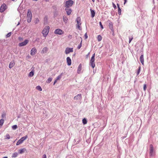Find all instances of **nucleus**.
Returning a JSON list of instances; mask_svg holds the SVG:
<instances>
[{
  "instance_id": "obj_17",
  "label": "nucleus",
  "mask_w": 158,
  "mask_h": 158,
  "mask_svg": "<svg viewBox=\"0 0 158 158\" xmlns=\"http://www.w3.org/2000/svg\"><path fill=\"white\" fill-rule=\"evenodd\" d=\"M26 150L25 148H23L22 149H21L18 150V153L19 154H22L25 151H26Z\"/></svg>"
},
{
  "instance_id": "obj_8",
  "label": "nucleus",
  "mask_w": 158,
  "mask_h": 158,
  "mask_svg": "<svg viewBox=\"0 0 158 158\" xmlns=\"http://www.w3.org/2000/svg\"><path fill=\"white\" fill-rule=\"evenodd\" d=\"M7 6L5 4H3L0 7V12H3L6 9Z\"/></svg>"
},
{
  "instance_id": "obj_42",
  "label": "nucleus",
  "mask_w": 158,
  "mask_h": 158,
  "mask_svg": "<svg viewBox=\"0 0 158 158\" xmlns=\"http://www.w3.org/2000/svg\"><path fill=\"white\" fill-rule=\"evenodd\" d=\"M68 38L69 39H71L72 38V36L71 35H69L68 36Z\"/></svg>"
},
{
  "instance_id": "obj_21",
  "label": "nucleus",
  "mask_w": 158,
  "mask_h": 158,
  "mask_svg": "<svg viewBox=\"0 0 158 158\" xmlns=\"http://www.w3.org/2000/svg\"><path fill=\"white\" fill-rule=\"evenodd\" d=\"M140 60L141 63L143 65L144 64V58L143 55H142L140 57Z\"/></svg>"
},
{
  "instance_id": "obj_5",
  "label": "nucleus",
  "mask_w": 158,
  "mask_h": 158,
  "mask_svg": "<svg viewBox=\"0 0 158 158\" xmlns=\"http://www.w3.org/2000/svg\"><path fill=\"white\" fill-rule=\"evenodd\" d=\"M76 21L77 24V27L79 30H81V27L80 26L81 25V19L80 17H78L76 18Z\"/></svg>"
},
{
  "instance_id": "obj_16",
  "label": "nucleus",
  "mask_w": 158,
  "mask_h": 158,
  "mask_svg": "<svg viewBox=\"0 0 158 158\" xmlns=\"http://www.w3.org/2000/svg\"><path fill=\"white\" fill-rule=\"evenodd\" d=\"M110 22L109 23V26L110 29L112 31H113L114 29L113 27V23H112L109 20H108Z\"/></svg>"
},
{
  "instance_id": "obj_29",
  "label": "nucleus",
  "mask_w": 158,
  "mask_h": 158,
  "mask_svg": "<svg viewBox=\"0 0 158 158\" xmlns=\"http://www.w3.org/2000/svg\"><path fill=\"white\" fill-rule=\"evenodd\" d=\"M52 78L51 77H49L46 81V82L47 83H49L52 81Z\"/></svg>"
},
{
  "instance_id": "obj_37",
  "label": "nucleus",
  "mask_w": 158,
  "mask_h": 158,
  "mask_svg": "<svg viewBox=\"0 0 158 158\" xmlns=\"http://www.w3.org/2000/svg\"><path fill=\"white\" fill-rule=\"evenodd\" d=\"M129 43H130L133 39V37L132 36H131V37H129Z\"/></svg>"
},
{
  "instance_id": "obj_25",
  "label": "nucleus",
  "mask_w": 158,
  "mask_h": 158,
  "mask_svg": "<svg viewBox=\"0 0 158 158\" xmlns=\"http://www.w3.org/2000/svg\"><path fill=\"white\" fill-rule=\"evenodd\" d=\"M34 74V71L32 70L31 72H30L29 74V76L30 77H31L33 76Z\"/></svg>"
},
{
  "instance_id": "obj_45",
  "label": "nucleus",
  "mask_w": 158,
  "mask_h": 158,
  "mask_svg": "<svg viewBox=\"0 0 158 158\" xmlns=\"http://www.w3.org/2000/svg\"><path fill=\"white\" fill-rule=\"evenodd\" d=\"M85 39H86L87 38H88V36L87 35V33H86L85 35Z\"/></svg>"
},
{
  "instance_id": "obj_32",
  "label": "nucleus",
  "mask_w": 158,
  "mask_h": 158,
  "mask_svg": "<svg viewBox=\"0 0 158 158\" xmlns=\"http://www.w3.org/2000/svg\"><path fill=\"white\" fill-rule=\"evenodd\" d=\"M36 89L39 90L40 91H41L42 90V89L41 87L40 86H37L36 87Z\"/></svg>"
},
{
  "instance_id": "obj_31",
  "label": "nucleus",
  "mask_w": 158,
  "mask_h": 158,
  "mask_svg": "<svg viewBox=\"0 0 158 158\" xmlns=\"http://www.w3.org/2000/svg\"><path fill=\"white\" fill-rule=\"evenodd\" d=\"M102 37L100 35H98V41H101L102 40Z\"/></svg>"
},
{
  "instance_id": "obj_22",
  "label": "nucleus",
  "mask_w": 158,
  "mask_h": 158,
  "mask_svg": "<svg viewBox=\"0 0 158 158\" xmlns=\"http://www.w3.org/2000/svg\"><path fill=\"white\" fill-rule=\"evenodd\" d=\"M48 51V48L47 47L44 48L41 51V53H46Z\"/></svg>"
},
{
  "instance_id": "obj_57",
  "label": "nucleus",
  "mask_w": 158,
  "mask_h": 158,
  "mask_svg": "<svg viewBox=\"0 0 158 158\" xmlns=\"http://www.w3.org/2000/svg\"><path fill=\"white\" fill-rule=\"evenodd\" d=\"M33 1H37V0H33Z\"/></svg>"
},
{
  "instance_id": "obj_52",
  "label": "nucleus",
  "mask_w": 158,
  "mask_h": 158,
  "mask_svg": "<svg viewBox=\"0 0 158 158\" xmlns=\"http://www.w3.org/2000/svg\"><path fill=\"white\" fill-rule=\"evenodd\" d=\"M19 24H20L19 22L17 24V26H18V25H19Z\"/></svg>"
},
{
  "instance_id": "obj_48",
  "label": "nucleus",
  "mask_w": 158,
  "mask_h": 158,
  "mask_svg": "<svg viewBox=\"0 0 158 158\" xmlns=\"http://www.w3.org/2000/svg\"><path fill=\"white\" fill-rule=\"evenodd\" d=\"M57 81V80H56L55 81H54V83H53V85H54L55 84V83Z\"/></svg>"
},
{
  "instance_id": "obj_47",
  "label": "nucleus",
  "mask_w": 158,
  "mask_h": 158,
  "mask_svg": "<svg viewBox=\"0 0 158 158\" xmlns=\"http://www.w3.org/2000/svg\"><path fill=\"white\" fill-rule=\"evenodd\" d=\"M19 39L20 41L22 40H23V38L21 37H19Z\"/></svg>"
},
{
  "instance_id": "obj_53",
  "label": "nucleus",
  "mask_w": 158,
  "mask_h": 158,
  "mask_svg": "<svg viewBox=\"0 0 158 158\" xmlns=\"http://www.w3.org/2000/svg\"><path fill=\"white\" fill-rule=\"evenodd\" d=\"M2 158H8V157L7 156H5V157H3Z\"/></svg>"
},
{
  "instance_id": "obj_20",
  "label": "nucleus",
  "mask_w": 158,
  "mask_h": 158,
  "mask_svg": "<svg viewBox=\"0 0 158 158\" xmlns=\"http://www.w3.org/2000/svg\"><path fill=\"white\" fill-rule=\"evenodd\" d=\"M90 11L91 12V16L92 18H93L95 16V12L94 10H93L92 9H90Z\"/></svg>"
},
{
  "instance_id": "obj_28",
  "label": "nucleus",
  "mask_w": 158,
  "mask_h": 158,
  "mask_svg": "<svg viewBox=\"0 0 158 158\" xmlns=\"http://www.w3.org/2000/svg\"><path fill=\"white\" fill-rule=\"evenodd\" d=\"M82 121L84 125L85 124L87 123V120L85 118H84L83 119Z\"/></svg>"
},
{
  "instance_id": "obj_34",
  "label": "nucleus",
  "mask_w": 158,
  "mask_h": 158,
  "mask_svg": "<svg viewBox=\"0 0 158 158\" xmlns=\"http://www.w3.org/2000/svg\"><path fill=\"white\" fill-rule=\"evenodd\" d=\"M81 46H82V40L81 41L80 44L78 45L77 48L78 49H80L81 48Z\"/></svg>"
},
{
  "instance_id": "obj_15",
  "label": "nucleus",
  "mask_w": 158,
  "mask_h": 158,
  "mask_svg": "<svg viewBox=\"0 0 158 158\" xmlns=\"http://www.w3.org/2000/svg\"><path fill=\"white\" fill-rule=\"evenodd\" d=\"M67 62V64L69 66H70L71 64V60L69 57H67L66 58Z\"/></svg>"
},
{
  "instance_id": "obj_50",
  "label": "nucleus",
  "mask_w": 158,
  "mask_h": 158,
  "mask_svg": "<svg viewBox=\"0 0 158 158\" xmlns=\"http://www.w3.org/2000/svg\"><path fill=\"white\" fill-rule=\"evenodd\" d=\"M89 53H90L89 52L86 55V56L87 57H88V56L89 55Z\"/></svg>"
},
{
  "instance_id": "obj_49",
  "label": "nucleus",
  "mask_w": 158,
  "mask_h": 158,
  "mask_svg": "<svg viewBox=\"0 0 158 158\" xmlns=\"http://www.w3.org/2000/svg\"><path fill=\"white\" fill-rule=\"evenodd\" d=\"M124 4H125L127 2V0H124Z\"/></svg>"
},
{
  "instance_id": "obj_54",
  "label": "nucleus",
  "mask_w": 158,
  "mask_h": 158,
  "mask_svg": "<svg viewBox=\"0 0 158 158\" xmlns=\"http://www.w3.org/2000/svg\"><path fill=\"white\" fill-rule=\"evenodd\" d=\"M92 1L94 2V0H92Z\"/></svg>"
},
{
  "instance_id": "obj_40",
  "label": "nucleus",
  "mask_w": 158,
  "mask_h": 158,
  "mask_svg": "<svg viewBox=\"0 0 158 158\" xmlns=\"http://www.w3.org/2000/svg\"><path fill=\"white\" fill-rule=\"evenodd\" d=\"M6 139H9L10 138V136L8 134H7L6 135Z\"/></svg>"
},
{
  "instance_id": "obj_41",
  "label": "nucleus",
  "mask_w": 158,
  "mask_h": 158,
  "mask_svg": "<svg viewBox=\"0 0 158 158\" xmlns=\"http://www.w3.org/2000/svg\"><path fill=\"white\" fill-rule=\"evenodd\" d=\"M146 84H144L143 85V90L144 91H145L146 89Z\"/></svg>"
},
{
  "instance_id": "obj_1",
  "label": "nucleus",
  "mask_w": 158,
  "mask_h": 158,
  "mask_svg": "<svg viewBox=\"0 0 158 158\" xmlns=\"http://www.w3.org/2000/svg\"><path fill=\"white\" fill-rule=\"evenodd\" d=\"M49 29V27L48 26H46L43 30L42 33L44 37H46L48 35Z\"/></svg>"
},
{
  "instance_id": "obj_56",
  "label": "nucleus",
  "mask_w": 158,
  "mask_h": 158,
  "mask_svg": "<svg viewBox=\"0 0 158 158\" xmlns=\"http://www.w3.org/2000/svg\"><path fill=\"white\" fill-rule=\"evenodd\" d=\"M12 1H15V0H11Z\"/></svg>"
},
{
  "instance_id": "obj_44",
  "label": "nucleus",
  "mask_w": 158,
  "mask_h": 158,
  "mask_svg": "<svg viewBox=\"0 0 158 158\" xmlns=\"http://www.w3.org/2000/svg\"><path fill=\"white\" fill-rule=\"evenodd\" d=\"M47 158V157H46V154H44L43 155L42 158Z\"/></svg>"
},
{
  "instance_id": "obj_19",
  "label": "nucleus",
  "mask_w": 158,
  "mask_h": 158,
  "mask_svg": "<svg viewBox=\"0 0 158 158\" xmlns=\"http://www.w3.org/2000/svg\"><path fill=\"white\" fill-rule=\"evenodd\" d=\"M82 69V65L81 64H80L78 66V69L77 70V73H79Z\"/></svg>"
},
{
  "instance_id": "obj_36",
  "label": "nucleus",
  "mask_w": 158,
  "mask_h": 158,
  "mask_svg": "<svg viewBox=\"0 0 158 158\" xmlns=\"http://www.w3.org/2000/svg\"><path fill=\"white\" fill-rule=\"evenodd\" d=\"M140 67L139 66L138 69L137 73V75H138L139 74V73L140 72Z\"/></svg>"
},
{
  "instance_id": "obj_11",
  "label": "nucleus",
  "mask_w": 158,
  "mask_h": 158,
  "mask_svg": "<svg viewBox=\"0 0 158 158\" xmlns=\"http://www.w3.org/2000/svg\"><path fill=\"white\" fill-rule=\"evenodd\" d=\"M82 99L81 94H79L75 96L74 98V99L76 100H81Z\"/></svg>"
},
{
  "instance_id": "obj_33",
  "label": "nucleus",
  "mask_w": 158,
  "mask_h": 158,
  "mask_svg": "<svg viewBox=\"0 0 158 158\" xmlns=\"http://www.w3.org/2000/svg\"><path fill=\"white\" fill-rule=\"evenodd\" d=\"M17 127V126L16 125H14L12 126V128L14 130L16 129Z\"/></svg>"
},
{
  "instance_id": "obj_30",
  "label": "nucleus",
  "mask_w": 158,
  "mask_h": 158,
  "mask_svg": "<svg viewBox=\"0 0 158 158\" xmlns=\"http://www.w3.org/2000/svg\"><path fill=\"white\" fill-rule=\"evenodd\" d=\"M4 120L3 119H1L0 120V126H2L4 123Z\"/></svg>"
},
{
  "instance_id": "obj_35",
  "label": "nucleus",
  "mask_w": 158,
  "mask_h": 158,
  "mask_svg": "<svg viewBox=\"0 0 158 158\" xmlns=\"http://www.w3.org/2000/svg\"><path fill=\"white\" fill-rule=\"evenodd\" d=\"M12 32H10L9 33H8L6 35V37H10L11 35Z\"/></svg>"
},
{
  "instance_id": "obj_23",
  "label": "nucleus",
  "mask_w": 158,
  "mask_h": 158,
  "mask_svg": "<svg viewBox=\"0 0 158 158\" xmlns=\"http://www.w3.org/2000/svg\"><path fill=\"white\" fill-rule=\"evenodd\" d=\"M117 5L118 6V14L119 15H120L121 14V10L119 7V4H117Z\"/></svg>"
},
{
  "instance_id": "obj_12",
  "label": "nucleus",
  "mask_w": 158,
  "mask_h": 158,
  "mask_svg": "<svg viewBox=\"0 0 158 158\" xmlns=\"http://www.w3.org/2000/svg\"><path fill=\"white\" fill-rule=\"evenodd\" d=\"M95 59H91L90 61L89 65L93 68L95 66V64L94 62Z\"/></svg>"
},
{
  "instance_id": "obj_7",
  "label": "nucleus",
  "mask_w": 158,
  "mask_h": 158,
  "mask_svg": "<svg viewBox=\"0 0 158 158\" xmlns=\"http://www.w3.org/2000/svg\"><path fill=\"white\" fill-rule=\"evenodd\" d=\"M63 31L59 28L55 30L54 33L55 34H58L60 35H62L63 33Z\"/></svg>"
},
{
  "instance_id": "obj_9",
  "label": "nucleus",
  "mask_w": 158,
  "mask_h": 158,
  "mask_svg": "<svg viewBox=\"0 0 158 158\" xmlns=\"http://www.w3.org/2000/svg\"><path fill=\"white\" fill-rule=\"evenodd\" d=\"M73 51V48H67L65 50V53L67 54L69 53L70 52H72Z\"/></svg>"
},
{
  "instance_id": "obj_38",
  "label": "nucleus",
  "mask_w": 158,
  "mask_h": 158,
  "mask_svg": "<svg viewBox=\"0 0 158 158\" xmlns=\"http://www.w3.org/2000/svg\"><path fill=\"white\" fill-rule=\"evenodd\" d=\"M99 25L101 27V28L102 29H103V26L102 25V23L101 22H99Z\"/></svg>"
},
{
  "instance_id": "obj_51",
  "label": "nucleus",
  "mask_w": 158,
  "mask_h": 158,
  "mask_svg": "<svg viewBox=\"0 0 158 158\" xmlns=\"http://www.w3.org/2000/svg\"><path fill=\"white\" fill-rule=\"evenodd\" d=\"M34 69H35L34 67H33H33H32V68H31V69H33V70Z\"/></svg>"
},
{
  "instance_id": "obj_6",
  "label": "nucleus",
  "mask_w": 158,
  "mask_h": 158,
  "mask_svg": "<svg viewBox=\"0 0 158 158\" xmlns=\"http://www.w3.org/2000/svg\"><path fill=\"white\" fill-rule=\"evenodd\" d=\"M154 154L155 153L154 152V148L152 144H150V156H153L154 155Z\"/></svg>"
},
{
  "instance_id": "obj_26",
  "label": "nucleus",
  "mask_w": 158,
  "mask_h": 158,
  "mask_svg": "<svg viewBox=\"0 0 158 158\" xmlns=\"http://www.w3.org/2000/svg\"><path fill=\"white\" fill-rule=\"evenodd\" d=\"M63 74V73H61L57 77L56 80L57 81L60 80Z\"/></svg>"
},
{
  "instance_id": "obj_46",
  "label": "nucleus",
  "mask_w": 158,
  "mask_h": 158,
  "mask_svg": "<svg viewBox=\"0 0 158 158\" xmlns=\"http://www.w3.org/2000/svg\"><path fill=\"white\" fill-rule=\"evenodd\" d=\"M112 4L113 7L114 8V9H115L116 7L114 3H112Z\"/></svg>"
},
{
  "instance_id": "obj_4",
  "label": "nucleus",
  "mask_w": 158,
  "mask_h": 158,
  "mask_svg": "<svg viewBox=\"0 0 158 158\" xmlns=\"http://www.w3.org/2000/svg\"><path fill=\"white\" fill-rule=\"evenodd\" d=\"M73 2L72 0H69L67 1L65 3V6L66 7H70L73 4Z\"/></svg>"
},
{
  "instance_id": "obj_24",
  "label": "nucleus",
  "mask_w": 158,
  "mask_h": 158,
  "mask_svg": "<svg viewBox=\"0 0 158 158\" xmlns=\"http://www.w3.org/2000/svg\"><path fill=\"white\" fill-rule=\"evenodd\" d=\"M63 19L64 22L65 23H67L68 20V19L67 18V17L65 16H64L63 17Z\"/></svg>"
},
{
  "instance_id": "obj_18",
  "label": "nucleus",
  "mask_w": 158,
  "mask_h": 158,
  "mask_svg": "<svg viewBox=\"0 0 158 158\" xmlns=\"http://www.w3.org/2000/svg\"><path fill=\"white\" fill-rule=\"evenodd\" d=\"M15 65V63L14 61H11L10 62L9 67L10 69H11Z\"/></svg>"
},
{
  "instance_id": "obj_55",
  "label": "nucleus",
  "mask_w": 158,
  "mask_h": 158,
  "mask_svg": "<svg viewBox=\"0 0 158 158\" xmlns=\"http://www.w3.org/2000/svg\"><path fill=\"white\" fill-rule=\"evenodd\" d=\"M46 2H48V0H46Z\"/></svg>"
},
{
  "instance_id": "obj_13",
  "label": "nucleus",
  "mask_w": 158,
  "mask_h": 158,
  "mask_svg": "<svg viewBox=\"0 0 158 158\" xmlns=\"http://www.w3.org/2000/svg\"><path fill=\"white\" fill-rule=\"evenodd\" d=\"M65 10L68 15H70L72 12V10L69 7H66Z\"/></svg>"
},
{
  "instance_id": "obj_2",
  "label": "nucleus",
  "mask_w": 158,
  "mask_h": 158,
  "mask_svg": "<svg viewBox=\"0 0 158 158\" xmlns=\"http://www.w3.org/2000/svg\"><path fill=\"white\" fill-rule=\"evenodd\" d=\"M27 22L29 23H30L31 20L32 14L31 11L29 10H28L27 15Z\"/></svg>"
},
{
  "instance_id": "obj_27",
  "label": "nucleus",
  "mask_w": 158,
  "mask_h": 158,
  "mask_svg": "<svg viewBox=\"0 0 158 158\" xmlns=\"http://www.w3.org/2000/svg\"><path fill=\"white\" fill-rule=\"evenodd\" d=\"M18 155V153L17 152H15L13 154L12 157L15 158Z\"/></svg>"
},
{
  "instance_id": "obj_14",
  "label": "nucleus",
  "mask_w": 158,
  "mask_h": 158,
  "mask_svg": "<svg viewBox=\"0 0 158 158\" xmlns=\"http://www.w3.org/2000/svg\"><path fill=\"white\" fill-rule=\"evenodd\" d=\"M36 52L37 50L36 48L35 47L33 48L31 51V55H33L36 53Z\"/></svg>"
},
{
  "instance_id": "obj_3",
  "label": "nucleus",
  "mask_w": 158,
  "mask_h": 158,
  "mask_svg": "<svg viewBox=\"0 0 158 158\" xmlns=\"http://www.w3.org/2000/svg\"><path fill=\"white\" fill-rule=\"evenodd\" d=\"M27 135L21 138L17 141V142L16 143V145H18L21 144L22 143H23L24 140H25L27 139Z\"/></svg>"
},
{
  "instance_id": "obj_10",
  "label": "nucleus",
  "mask_w": 158,
  "mask_h": 158,
  "mask_svg": "<svg viewBox=\"0 0 158 158\" xmlns=\"http://www.w3.org/2000/svg\"><path fill=\"white\" fill-rule=\"evenodd\" d=\"M28 42V40H26L20 43L19 44V46H23L26 45Z\"/></svg>"
},
{
  "instance_id": "obj_43",
  "label": "nucleus",
  "mask_w": 158,
  "mask_h": 158,
  "mask_svg": "<svg viewBox=\"0 0 158 158\" xmlns=\"http://www.w3.org/2000/svg\"><path fill=\"white\" fill-rule=\"evenodd\" d=\"M95 56V53H94L93 55L91 58V59H94Z\"/></svg>"
},
{
  "instance_id": "obj_39",
  "label": "nucleus",
  "mask_w": 158,
  "mask_h": 158,
  "mask_svg": "<svg viewBox=\"0 0 158 158\" xmlns=\"http://www.w3.org/2000/svg\"><path fill=\"white\" fill-rule=\"evenodd\" d=\"M39 21V19L38 18H36L35 19V23H37Z\"/></svg>"
}]
</instances>
